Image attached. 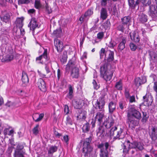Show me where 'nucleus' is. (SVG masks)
Returning <instances> with one entry per match:
<instances>
[{"mask_svg": "<svg viewBox=\"0 0 157 157\" xmlns=\"http://www.w3.org/2000/svg\"><path fill=\"white\" fill-rule=\"evenodd\" d=\"M114 59V52L109 51V53L107 59V62L105 60L103 62L100 68L101 76L106 81L110 80L112 78L114 71V69L108 62Z\"/></svg>", "mask_w": 157, "mask_h": 157, "instance_id": "obj_1", "label": "nucleus"}, {"mask_svg": "<svg viewBox=\"0 0 157 157\" xmlns=\"http://www.w3.org/2000/svg\"><path fill=\"white\" fill-rule=\"evenodd\" d=\"M72 69L71 71V76L73 78H78L79 75L78 68L76 67L74 62L71 60H70L66 65V71L69 72L70 68Z\"/></svg>", "mask_w": 157, "mask_h": 157, "instance_id": "obj_2", "label": "nucleus"}, {"mask_svg": "<svg viewBox=\"0 0 157 157\" xmlns=\"http://www.w3.org/2000/svg\"><path fill=\"white\" fill-rule=\"evenodd\" d=\"M110 135L111 136H114L113 139L114 140L122 139L125 136L123 129L121 128H118L116 127L112 128L110 131Z\"/></svg>", "mask_w": 157, "mask_h": 157, "instance_id": "obj_3", "label": "nucleus"}, {"mask_svg": "<svg viewBox=\"0 0 157 157\" xmlns=\"http://www.w3.org/2000/svg\"><path fill=\"white\" fill-rule=\"evenodd\" d=\"M127 117L135 118L140 120L141 118L140 113L134 107H130L127 112Z\"/></svg>", "mask_w": 157, "mask_h": 157, "instance_id": "obj_4", "label": "nucleus"}, {"mask_svg": "<svg viewBox=\"0 0 157 157\" xmlns=\"http://www.w3.org/2000/svg\"><path fill=\"white\" fill-rule=\"evenodd\" d=\"M109 146V144L107 142L104 144L101 143L98 145V148L100 149V157H108V153L107 150Z\"/></svg>", "mask_w": 157, "mask_h": 157, "instance_id": "obj_5", "label": "nucleus"}, {"mask_svg": "<svg viewBox=\"0 0 157 157\" xmlns=\"http://www.w3.org/2000/svg\"><path fill=\"white\" fill-rule=\"evenodd\" d=\"M136 142L130 143L128 140L125 142L123 144V152L126 153L128 152L129 149L136 148Z\"/></svg>", "mask_w": 157, "mask_h": 157, "instance_id": "obj_6", "label": "nucleus"}, {"mask_svg": "<svg viewBox=\"0 0 157 157\" xmlns=\"http://www.w3.org/2000/svg\"><path fill=\"white\" fill-rule=\"evenodd\" d=\"M148 14L153 19L157 17V6L155 5H151L149 6L148 11Z\"/></svg>", "mask_w": 157, "mask_h": 157, "instance_id": "obj_7", "label": "nucleus"}, {"mask_svg": "<svg viewBox=\"0 0 157 157\" xmlns=\"http://www.w3.org/2000/svg\"><path fill=\"white\" fill-rule=\"evenodd\" d=\"M12 16V13L9 11H4L2 12L1 16V20L6 23L9 22L10 21V18Z\"/></svg>", "mask_w": 157, "mask_h": 157, "instance_id": "obj_8", "label": "nucleus"}, {"mask_svg": "<svg viewBox=\"0 0 157 157\" xmlns=\"http://www.w3.org/2000/svg\"><path fill=\"white\" fill-rule=\"evenodd\" d=\"M148 53L151 63H157V52L154 51H150Z\"/></svg>", "mask_w": 157, "mask_h": 157, "instance_id": "obj_9", "label": "nucleus"}, {"mask_svg": "<svg viewBox=\"0 0 157 157\" xmlns=\"http://www.w3.org/2000/svg\"><path fill=\"white\" fill-rule=\"evenodd\" d=\"M105 101L103 98H99L95 104V108L101 110L104 109Z\"/></svg>", "mask_w": 157, "mask_h": 157, "instance_id": "obj_10", "label": "nucleus"}, {"mask_svg": "<svg viewBox=\"0 0 157 157\" xmlns=\"http://www.w3.org/2000/svg\"><path fill=\"white\" fill-rule=\"evenodd\" d=\"M86 112L85 110H78L77 111L75 116L77 120L85 119L86 117Z\"/></svg>", "mask_w": 157, "mask_h": 157, "instance_id": "obj_11", "label": "nucleus"}, {"mask_svg": "<svg viewBox=\"0 0 157 157\" xmlns=\"http://www.w3.org/2000/svg\"><path fill=\"white\" fill-rule=\"evenodd\" d=\"M93 148L90 145H83L82 152L84 154V156H88L93 150Z\"/></svg>", "mask_w": 157, "mask_h": 157, "instance_id": "obj_12", "label": "nucleus"}, {"mask_svg": "<svg viewBox=\"0 0 157 157\" xmlns=\"http://www.w3.org/2000/svg\"><path fill=\"white\" fill-rule=\"evenodd\" d=\"M37 86L42 91L44 92L47 90L46 85L44 81L42 78H40L37 83Z\"/></svg>", "mask_w": 157, "mask_h": 157, "instance_id": "obj_13", "label": "nucleus"}, {"mask_svg": "<svg viewBox=\"0 0 157 157\" xmlns=\"http://www.w3.org/2000/svg\"><path fill=\"white\" fill-rule=\"evenodd\" d=\"M43 59H44L45 60H47V49L44 50V51L42 54L36 58V61L39 63H42Z\"/></svg>", "mask_w": 157, "mask_h": 157, "instance_id": "obj_14", "label": "nucleus"}, {"mask_svg": "<svg viewBox=\"0 0 157 157\" xmlns=\"http://www.w3.org/2000/svg\"><path fill=\"white\" fill-rule=\"evenodd\" d=\"M54 44L58 52H60L63 48L62 42L57 39H56L54 40Z\"/></svg>", "mask_w": 157, "mask_h": 157, "instance_id": "obj_15", "label": "nucleus"}, {"mask_svg": "<svg viewBox=\"0 0 157 157\" xmlns=\"http://www.w3.org/2000/svg\"><path fill=\"white\" fill-rule=\"evenodd\" d=\"M127 117V121L129 127L134 128L138 125V121H137L135 120L133 118L131 117Z\"/></svg>", "mask_w": 157, "mask_h": 157, "instance_id": "obj_16", "label": "nucleus"}, {"mask_svg": "<svg viewBox=\"0 0 157 157\" xmlns=\"http://www.w3.org/2000/svg\"><path fill=\"white\" fill-rule=\"evenodd\" d=\"M130 35L131 39L132 41L135 42H138L140 40V37H139L138 33L136 31H134L132 33H130Z\"/></svg>", "mask_w": 157, "mask_h": 157, "instance_id": "obj_17", "label": "nucleus"}, {"mask_svg": "<svg viewBox=\"0 0 157 157\" xmlns=\"http://www.w3.org/2000/svg\"><path fill=\"white\" fill-rule=\"evenodd\" d=\"M149 135L152 140L155 141L157 139V128L152 127Z\"/></svg>", "mask_w": 157, "mask_h": 157, "instance_id": "obj_18", "label": "nucleus"}, {"mask_svg": "<svg viewBox=\"0 0 157 157\" xmlns=\"http://www.w3.org/2000/svg\"><path fill=\"white\" fill-rule=\"evenodd\" d=\"M82 100L80 99L74 100L72 101V104L75 109H80L82 106Z\"/></svg>", "mask_w": 157, "mask_h": 157, "instance_id": "obj_19", "label": "nucleus"}, {"mask_svg": "<svg viewBox=\"0 0 157 157\" xmlns=\"http://www.w3.org/2000/svg\"><path fill=\"white\" fill-rule=\"evenodd\" d=\"M104 117V113H103L98 112L97 113L94 118L95 119V120L98 121L99 124H101L103 121Z\"/></svg>", "mask_w": 157, "mask_h": 157, "instance_id": "obj_20", "label": "nucleus"}, {"mask_svg": "<svg viewBox=\"0 0 157 157\" xmlns=\"http://www.w3.org/2000/svg\"><path fill=\"white\" fill-rule=\"evenodd\" d=\"M29 24L30 29L32 30H34L35 28L38 27V24L36 20L34 17L32 18Z\"/></svg>", "mask_w": 157, "mask_h": 157, "instance_id": "obj_21", "label": "nucleus"}, {"mask_svg": "<svg viewBox=\"0 0 157 157\" xmlns=\"http://www.w3.org/2000/svg\"><path fill=\"white\" fill-rule=\"evenodd\" d=\"M44 114L43 113L39 114L38 113H35L33 115V118L36 122L40 121L44 117Z\"/></svg>", "mask_w": 157, "mask_h": 157, "instance_id": "obj_22", "label": "nucleus"}, {"mask_svg": "<svg viewBox=\"0 0 157 157\" xmlns=\"http://www.w3.org/2000/svg\"><path fill=\"white\" fill-rule=\"evenodd\" d=\"M107 128H106L103 124V125L99 127L98 131H97V134L98 135V133H99L101 135H105L106 133Z\"/></svg>", "mask_w": 157, "mask_h": 157, "instance_id": "obj_23", "label": "nucleus"}, {"mask_svg": "<svg viewBox=\"0 0 157 157\" xmlns=\"http://www.w3.org/2000/svg\"><path fill=\"white\" fill-rule=\"evenodd\" d=\"M116 103L112 101L110 102L109 104L108 107L109 113L111 114H112L116 109Z\"/></svg>", "mask_w": 157, "mask_h": 157, "instance_id": "obj_24", "label": "nucleus"}, {"mask_svg": "<svg viewBox=\"0 0 157 157\" xmlns=\"http://www.w3.org/2000/svg\"><path fill=\"white\" fill-rule=\"evenodd\" d=\"M68 88L69 90V92L67 95V97L70 99H72L73 95V90L74 89L73 86H71L70 84L68 85Z\"/></svg>", "mask_w": 157, "mask_h": 157, "instance_id": "obj_25", "label": "nucleus"}, {"mask_svg": "<svg viewBox=\"0 0 157 157\" xmlns=\"http://www.w3.org/2000/svg\"><path fill=\"white\" fill-rule=\"evenodd\" d=\"M100 17L103 20H105L107 17L108 14L106 9L102 8L100 11Z\"/></svg>", "mask_w": 157, "mask_h": 157, "instance_id": "obj_26", "label": "nucleus"}, {"mask_svg": "<svg viewBox=\"0 0 157 157\" xmlns=\"http://www.w3.org/2000/svg\"><path fill=\"white\" fill-rule=\"evenodd\" d=\"M138 20L141 23L146 22L147 20V17L146 14L143 13H141L139 15Z\"/></svg>", "mask_w": 157, "mask_h": 157, "instance_id": "obj_27", "label": "nucleus"}, {"mask_svg": "<svg viewBox=\"0 0 157 157\" xmlns=\"http://www.w3.org/2000/svg\"><path fill=\"white\" fill-rule=\"evenodd\" d=\"M143 81L140 78H137L135 79V82L136 85L137 86H139L141 84L144 83L146 82V80L145 78H143Z\"/></svg>", "mask_w": 157, "mask_h": 157, "instance_id": "obj_28", "label": "nucleus"}, {"mask_svg": "<svg viewBox=\"0 0 157 157\" xmlns=\"http://www.w3.org/2000/svg\"><path fill=\"white\" fill-rule=\"evenodd\" d=\"M122 23L127 26L131 22V17L129 16H125L121 19Z\"/></svg>", "mask_w": 157, "mask_h": 157, "instance_id": "obj_29", "label": "nucleus"}, {"mask_svg": "<svg viewBox=\"0 0 157 157\" xmlns=\"http://www.w3.org/2000/svg\"><path fill=\"white\" fill-rule=\"evenodd\" d=\"M21 80L23 84H26L29 82V78L26 73L25 72H23L22 73Z\"/></svg>", "mask_w": 157, "mask_h": 157, "instance_id": "obj_30", "label": "nucleus"}, {"mask_svg": "<svg viewBox=\"0 0 157 157\" xmlns=\"http://www.w3.org/2000/svg\"><path fill=\"white\" fill-rule=\"evenodd\" d=\"M44 8L45 9L46 12L48 14H49L51 13L52 12V9L51 7H50L48 3L46 2V1H45V4H44L42 8Z\"/></svg>", "mask_w": 157, "mask_h": 157, "instance_id": "obj_31", "label": "nucleus"}, {"mask_svg": "<svg viewBox=\"0 0 157 157\" xmlns=\"http://www.w3.org/2000/svg\"><path fill=\"white\" fill-rule=\"evenodd\" d=\"M114 123L113 120L112 118H111L109 120L108 122L107 121H105L103 123V125L106 128H109L113 125Z\"/></svg>", "mask_w": 157, "mask_h": 157, "instance_id": "obj_32", "label": "nucleus"}, {"mask_svg": "<svg viewBox=\"0 0 157 157\" xmlns=\"http://www.w3.org/2000/svg\"><path fill=\"white\" fill-rule=\"evenodd\" d=\"M140 0H128L129 6L131 7H135L136 5L138 4Z\"/></svg>", "mask_w": 157, "mask_h": 157, "instance_id": "obj_33", "label": "nucleus"}, {"mask_svg": "<svg viewBox=\"0 0 157 157\" xmlns=\"http://www.w3.org/2000/svg\"><path fill=\"white\" fill-rule=\"evenodd\" d=\"M23 20L20 18H18L17 19L15 22V24L17 27L19 28L22 27L23 26Z\"/></svg>", "mask_w": 157, "mask_h": 157, "instance_id": "obj_34", "label": "nucleus"}, {"mask_svg": "<svg viewBox=\"0 0 157 157\" xmlns=\"http://www.w3.org/2000/svg\"><path fill=\"white\" fill-rule=\"evenodd\" d=\"M125 40L123 39L118 45V48L119 51H121L124 48L125 44Z\"/></svg>", "mask_w": 157, "mask_h": 157, "instance_id": "obj_35", "label": "nucleus"}, {"mask_svg": "<svg viewBox=\"0 0 157 157\" xmlns=\"http://www.w3.org/2000/svg\"><path fill=\"white\" fill-rule=\"evenodd\" d=\"M58 149V147L56 146H51L48 151V154H52L53 153L56 152Z\"/></svg>", "mask_w": 157, "mask_h": 157, "instance_id": "obj_36", "label": "nucleus"}, {"mask_svg": "<svg viewBox=\"0 0 157 157\" xmlns=\"http://www.w3.org/2000/svg\"><path fill=\"white\" fill-rule=\"evenodd\" d=\"M90 125L89 123L87 122L84 124L82 127L83 132L85 133L88 132L90 129Z\"/></svg>", "mask_w": 157, "mask_h": 157, "instance_id": "obj_37", "label": "nucleus"}, {"mask_svg": "<svg viewBox=\"0 0 157 157\" xmlns=\"http://www.w3.org/2000/svg\"><path fill=\"white\" fill-rule=\"evenodd\" d=\"M115 87L117 90H122V83L121 80H120L116 83Z\"/></svg>", "mask_w": 157, "mask_h": 157, "instance_id": "obj_38", "label": "nucleus"}, {"mask_svg": "<svg viewBox=\"0 0 157 157\" xmlns=\"http://www.w3.org/2000/svg\"><path fill=\"white\" fill-rule=\"evenodd\" d=\"M67 53L66 52L64 51L63 52V55L61 59V61L63 63L66 62L67 59Z\"/></svg>", "mask_w": 157, "mask_h": 157, "instance_id": "obj_39", "label": "nucleus"}, {"mask_svg": "<svg viewBox=\"0 0 157 157\" xmlns=\"http://www.w3.org/2000/svg\"><path fill=\"white\" fill-rule=\"evenodd\" d=\"M35 6L36 9H39L43 8V6L40 3V1L38 0H36L35 2Z\"/></svg>", "mask_w": 157, "mask_h": 157, "instance_id": "obj_40", "label": "nucleus"}, {"mask_svg": "<svg viewBox=\"0 0 157 157\" xmlns=\"http://www.w3.org/2000/svg\"><path fill=\"white\" fill-rule=\"evenodd\" d=\"M127 27L126 25L122 24L119 25L117 27V29L119 31H121L122 32H124V29Z\"/></svg>", "mask_w": 157, "mask_h": 157, "instance_id": "obj_41", "label": "nucleus"}, {"mask_svg": "<svg viewBox=\"0 0 157 157\" xmlns=\"http://www.w3.org/2000/svg\"><path fill=\"white\" fill-rule=\"evenodd\" d=\"M149 97L148 95H146L143 97V99L144 102H146V105H148L150 104L151 102L149 101Z\"/></svg>", "mask_w": 157, "mask_h": 157, "instance_id": "obj_42", "label": "nucleus"}, {"mask_svg": "<svg viewBox=\"0 0 157 157\" xmlns=\"http://www.w3.org/2000/svg\"><path fill=\"white\" fill-rule=\"evenodd\" d=\"M92 140V138L91 136L86 138L83 143V145H90V144Z\"/></svg>", "mask_w": 157, "mask_h": 157, "instance_id": "obj_43", "label": "nucleus"}, {"mask_svg": "<svg viewBox=\"0 0 157 157\" xmlns=\"http://www.w3.org/2000/svg\"><path fill=\"white\" fill-rule=\"evenodd\" d=\"M124 95L126 99H129L130 96L129 90L127 88H125Z\"/></svg>", "mask_w": 157, "mask_h": 157, "instance_id": "obj_44", "label": "nucleus"}, {"mask_svg": "<svg viewBox=\"0 0 157 157\" xmlns=\"http://www.w3.org/2000/svg\"><path fill=\"white\" fill-rule=\"evenodd\" d=\"M143 113V118L142 120V122H145L147 120L149 116L147 114L146 112H142Z\"/></svg>", "mask_w": 157, "mask_h": 157, "instance_id": "obj_45", "label": "nucleus"}, {"mask_svg": "<svg viewBox=\"0 0 157 157\" xmlns=\"http://www.w3.org/2000/svg\"><path fill=\"white\" fill-rule=\"evenodd\" d=\"M142 2L144 6H150L151 3V0H142Z\"/></svg>", "mask_w": 157, "mask_h": 157, "instance_id": "obj_46", "label": "nucleus"}, {"mask_svg": "<svg viewBox=\"0 0 157 157\" xmlns=\"http://www.w3.org/2000/svg\"><path fill=\"white\" fill-rule=\"evenodd\" d=\"M144 145L140 142H136V148L140 150H142L144 149Z\"/></svg>", "mask_w": 157, "mask_h": 157, "instance_id": "obj_47", "label": "nucleus"}, {"mask_svg": "<svg viewBox=\"0 0 157 157\" xmlns=\"http://www.w3.org/2000/svg\"><path fill=\"white\" fill-rule=\"evenodd\" d=\"M100 58L102 59L103 58L104 56H106V53L105 49L104 48H102L99 52Z\"/></svg>", "mask_w": 157, "mask_h": 157, "instance_id": "obj_48", "label": "nucleus"}, {"mask_svg": "<svg viewBox=\"0 0 157 157\" xmlns=\"http://www.w3.org/2000/svg\"><path fill=\"white\" fill-rule=\"evenodd\" d=\"M61 33V30L60 29H57L54 31L53 34L55 36L58 37Z\"/></svg>", "mask_w": 157, "mask_h": 157, "instance_id": "obj_49", "label": "nucleus"}, {"mask_svg": "<svg viewBox=\"0 0 157 157\" xmlns=\"http://www.w3.org/2000/svg\"><path fill=\"white\" fill-rule=\"evenodd\" d=\"M93 11L91 10H88L85 13L84 17H87L90 16L93 14Z\"/></svg>", "mask_w": 157, "mask_h": 157, "instance_id": "obj_50", "label": "nucleus"}, {"mask_svg": "<svg viewBox=\"0 0 157 157\" xmlns=\"http://www.w3.org/2000/svg\"><path fill=\"white\" fill-rule=\"evenodd\" d=\"M108 93V90L106 88L103 89L102 92V96L100 97L99 98H103L104 100H105V98L106 95H107V94Z\"/></svg>", "mask_w": 157, "mask_h": 157, "instance_id": "obj_51", "label": "nucleus"}, {"mask_svg": "<svg viewBox=\"0 0 157 157\" xmlns=\"http://www.w3.org/2000/svg\"><path fill=\"white\" fill-rule=\"evenodd\" d=\"M18 4L21 5L23 4H28L29 2V0H18Z\"/></svg>", "mask_w": 157, "mask_h": 157, "instance_id": "obj_52", "label": "nucleus"}, {"mask_svg": "<svg viewBox=\"0 0 157 157\" xmlns=\"http://www.w3.org/2000/svg\"><path fill=\"white\" fill-rule=\"evenodd\" d=\"M39 127V125L37 124L36 126L34 127V128L33 129V134L36 135L39 133V130L38 129V128Z\"/></svg>", "mask_w": 157, "mask_h": 157, "instance_id": "obj_53", "label": "nucleus"}, {"mask_svg": "<svg viewBox=\"0 0 157 157\" xmlns=\"http://www.w3.org/2000/svg\"><path fill=\"white\" fill-rule=\"evenodd\" d=\"M13 58V55H7L5 58V60L6 61H10L12 60Z\"/></svg>", "mask_w": 157, "mask_h": 157, "instance_id": "obj_54", "label": "nucleus"}, {"mask_svg": "<svg viewBox=\"0 0 157 157\" xmlns=\"http://www.w3.org/2000/svg\"><path fill=\"white\" fill-rule=\"evenodd\" d=\"M116 45V43L114 41L111 40L108 45V46L110 48H113Z\"/></svg>", "mask_w": 157, "mask_h": 157, "instance_id": "obj_55", "label": "nucleus"}, {"mask_svg": "<svg viewBox=\"0 0 157 157\" xmlns=\"http://www.w3.org/2000/svg\"><path fill=\"white\" fill-rule=\"evenodd\" d=\"M66 122V125H72V122L71 118L69 116H67V117Z\"/></svg>", "mask_w": 157, "mask_h": 157, "instance_id": "obj_56", "label": "nucleus"}, {"mask_svg": "<svg viewBox=\"0 0 157 157\" xmlns=\"http://www.w3.org/2000/svg\"><path fill=\"white\" fill-rule=\"evenodd\" d=\"M93 84L94 86V88L97 90L99 87V85L98 83H97L95 81V80H93Z\"/></svg>", "mask_w": 157, "mask_h": 157, "instance_id": "obj_57", "label": "nucleus"}, {"mask_svg": "<svg viewBox=\"0 0 157 157\" xmlns=\"http://www.w3.org/2000/svg\"><path fill=\"white\" fill-rule=\"evenodd\" d=\"M104 33L102 32H99L97 35V38L98 39L101 40L104 36Z\"/></svg>", "mask_w": 157, "mask_h": 157, "instance_id": "obj_58", "label": "nucleus"}, {"mask_svg": "<svg viewBox=\"0 0 157 157\" xmlns=\"http://www.w3.org/2000/svg\"><path fill=\"white\" fill-rule=\"evenodd\" d=\"M23 148V147L22 145L18 144L17 146V148L15 152H17V151H21V150Z\"/></svg>", "mask_w": 157, "mask_h": 157, "instance_id": "obj_59", "label": "nucleus"}, {"mask_svg": "<svg viewBox=\"0 0 157 157\" xmlns=\"http://www.w3.org/2000/svg\"><path fill=\"white\" fill-rule=\"evenodd\" d=\"M64 112L65 114H67L69 112V108L68 105H65L64 106Z\"/></svg>", "mask_w": 157, "mask_h": 157, "instance_id": "obj_60", "label": "nucleus"}, {"mask_svg": "<svg viewBox=\"0 0 157 157\" xmlns=\"http://www.w3.org/2000/svg\"><path fill=\"white\" fill-rule=\"evenodd\" d=\"M130 47L132 51H135L137 48L136 46L133 43H131L130 44Z\"/></svg>", "mask_w": 157, "mask_h": 157, "instance_id": "obj_61", "label": "nucleus"}, {"mask_svg": "<svg viewBox=\"0 0 157 157\" xmlns=\"http://www.w3.org/2000/svg\"><path fill=\"white\" fill-rule=\"evenodd\" d=\"M13 147H8L7 150V152L9 154H10L13 151Z\"/></svg>", "mask_w": 157, "mask_h": 157, "instance_id": "obj_62", "label": "nucleus"}, {"mask_svg": "<svg viewBox=\"0 0 157 157\" xmlns=\"http://www.w3.org/2000/svg\"><path fill=\"white\" fill-rule=\"evenodd\" d=\"M107 0H101V5L102 6H105L107 4Z\"/></svg>", "mask_w": 157, "mask_h": 157, "instance_id": "obj_63", "label": "nucleus"}, {"mask_svg": "<svg viewBox=\"0 0 157 157\" xmlns=\"http://www.w3.org/2000/svg\"><path fill=\"white\" fill-rule=\"evenodd\" d=\"M153 88L154 91L157 93V82H154Z\"/></svg>", "mask_w": 157, "mask_h": 157, "instance_id": "obj_64", "label": "nucleus"}]
</instances>
